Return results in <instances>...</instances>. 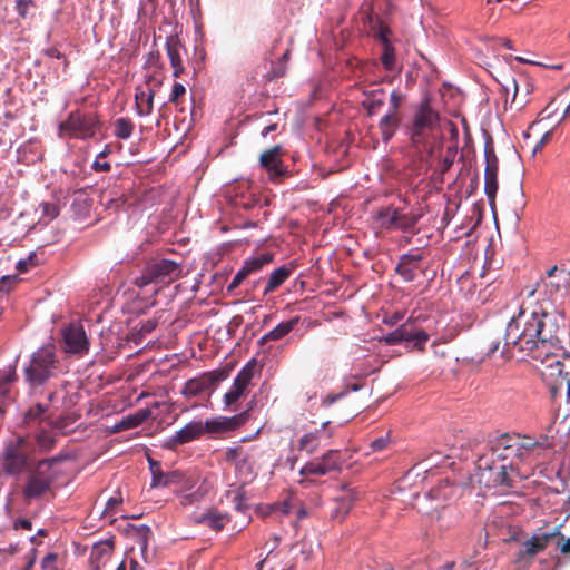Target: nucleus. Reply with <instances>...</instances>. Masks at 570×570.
Listing matches in <instances>:
<instances>
[{"label": "nucleus", "instance_id": "1", "mask_svg": "<svg viewBox=\"0 0 570 570\" xmlns=\"http://www.w3.org/2000/svg\"><path fill=\"white\" fill-rule=\"evenodd\" d=\"M540 294L531 289L522 302L520 311L507 325L505 344H512L520 352L546 364L543 380L552 399L563 390L570 399V376L566 361L568 352L557 346L550 332L546 331L548 313L539 302Z\"/></svg>", "mask_w": 570, "mask_h": 570}, {"label": "nucleus", "instance_id": "2", "mask_svg": "<svg viewBox=\"0 0 570 570\" xmlns=\"http://www.w3.org/2000/svg\"><path fill=\"white\" fill-rule=\"evenodd\" d=\"M548 436L534 441L530 436L519 434H502L490 441L488 452L476 460L481 478L493 485H511L508 470L512 469L515 460H524L540 450L549 448Z\"/></svg>", "mask_w": 570, "mask_h": 570}, {"label": "nucleus", "instance_id": "3", "mask_svg": "<svg viewBox=\"0 0 570 570\" xmlns=\"http://www.w3.org/2000/svg\"><path fill=\"white\" fill-rule=\"evenodd\" d=\"M63 373L65 370L57 355L56 346L48 344L39 347L31 354L29 363L23 370L29 394L31 396L42 395L45 387Z\"/></svg>", "mask_w": 570, "mask_h": 570}, {"label": "nucleus", "instance_id": "4", "mask_svg": "<svg viewBox=\"0 0 570 570\" xmlns=\"http://www.w3.org/2000/svg\"><path fill=\"white\" fill-rule=\"evenodd\" d=\"M249 419L248 411H244L232 417H217L214 420L193 421L178 430L166 441V446L170 450L176 449L178 445H183L195 440H198L202 435L217 434L222 432L233 431L244 425Z\"/></svg>", "mask_w": 570, "mask_h": 570}, {"label": "nucleus", "instance_id": "5", "mask_svg": "<svg viewBox=\"0 0 570 570\" xmlns=\"http://www.w3.org/2000/svg\"><path fill=\"white\" fill-rule=\"evenodd\" d=\"M60 461H62V456L60 455L42 459L28 471L26 482L21 490L26 502L39 500L52 492V487L58 478V473L55 471L53 466Z\"/></svg>", "mask_w": 570, "mask_h": 570}, {"label": "nucleus", "instance_id": "6", "mask_svg": "<svg viewBox=\"0 0 570 570\" xmlns=\"http://www.w3.org/2000/svg\"><path fill=\"white\" fill-rule=\"evenodd\" d=\"M32 450L26 436H18L4 444L0 470L10 476H18L30 470Z\"/></svg>", "mask_w": 570, "mask_h": 570}, {"label": "nucleus", "instance_id": "7", "mask_svg": "<svg viewBox=\"0 0 570 570\" xmlns=\"http://www.w3.org/2000/svg\"><path fill=\"white\" fill-rule=\"evenodd\" d=\"M314 554L312 542L303 539L293 544L286 552L269 550L265 559L256 564L257 570H262L265 563H271L269 570H294L301 561L307 563Z\"/></svg>", "mask_w": 570, "mask_h": 570}, {"label": "nucleus", "instance_id": "8", "mask_svg": "<svg viewBox=\"0 0 570 570\" xmlns=\"http://www.w3.org/2000/svg\"><path fill=\"white\" fill-rule=\"evenodd\" d=\"M561 524L552 530L539 529L530 539L524 541L517 554V562H529L551 542L557 540V548L563 553L570 552V538L560 533Z\"/></svg>", "mask_w": 570, "mask_h": 570}, {"label": "nucleus", "instance_id": "9", "mask_svg": "<svg viewBox=\"0 0 570 570\" xmlns=\"http://www.w3.org/2000/svg\"><path fill=\"white\" fill-rule=\"evenodd\" d=\"M99 121L94 114H83L79 110L69 114L59 125L60 135L68 134L70 138L87 139L95 136Z\"/></svg>", "mask_w": 570, "mask_h": 570}, {"label": "nucleus", "instance_id": "10", "mask_svg": "<svg viewBox=\"0 0 570 570\" xmlns=\"http://www.w3.org/2000/svg\"><path fill=\"white\" fill-rule=\"evenodd\" d=\"M342 460L337 450H328L321 458L307 462L301 470L299 484L311 482V476H323L341 469Z\"/></svg>", "mask_w": 570, "mask_h": 570}, {"label": "nucleus", "instance_id": "11", "mask_svg": "<svg viewBox=\"0 0 570 570\" xmlns=\"http://www.w3.org/2000/svg\"><path fill=\"white\" fill-rule=\"evenodd\" d=\"M233 367L229 365L216 368L214 371L205 372L199 376L189 379L185 382L181 394L186 397H195L200 395L203 392L215 386L217 383L226 380Z\"/></svg>", "mask_w": 570, "mask_h": 570}, {"label": "nucleus", "instance_id": "12", "mask_svg": "<svg viewBox=\"0 0 570 570\" xmlns=\"http://www.w3.org/2000/svg\"><path fill=\"white\" fill-rule=\"evenodd\" d=\"M183 274V266L171 259H161L148 266L141 276L142 284L161 283L169 285Z\"/></svg>", "mask_w": 570, "mask_h": 570}, {"label": "nucleus", "instance_id": "13", "mask_svg": "<svg viewBox=\"0 0 570 570\" xmlns=\"http://www.w3.org/2000/svg\"><path fill=\"white\" fill-rule=\"evenodd\" d=\"M440 117L429 104H421L417 108L412 125L410 127V137L413 144H420L428 132L432 131L439 124Z\"/></svg>", "mask_w": 570, "mask_h": 570}, {"label": "nucleus", "instance_id": "14", "mask_svg": "<svg viewBox=\"0 0 570 570\" xmlns=\"http://www.w3.org/2000/svg\"><path fill=\"white\" fill-rule=\"evenodd\" d=\"M376 222L380 227L389 230H403L407 232L412 229L416 223L417 217L411 213H404L403 210L387 206L377 212Z\"/></svg>", "mask_w": 570, "mask_h": 570}, {"label": "nucleus", "instance_id": "15", "mask_svg": "<svg viewBox=\"0 0 570 570\" xmlns=\"http://www.w3.org/2000/svg\"><path fill=\"white\" fill-rule=\"evenodd\" d=\"M261 368L255 358H252L245 364L234 379L230 390L224 394V403L227 407L233 406L239 401L255 374L261 372Z\"/></svg>", "mask_w": 570, "mask_h": 570}, {"label": "nucleus", "instance_id": "16", "mask_svg": "<svg viewBox=\"0 0 570 570\" xmlns=\"http://www.w3.org/2000/svg\"><path fill=\"white\" fill-rule=\"evenodd\" d=\"M484 156H485V170H484V193L488 197L489 204L491 207L495 204V196L499 188L498 183V170H499V159L495 155L492 139L489 138L485 141L484 146Z\"/></svg>", "mask_w": 570, "mask_h": 570}, {"label": "nucleus", "instance_id": "17", "mask_svg": "<svg viewBox=\"0 0 570 570\" xmlns=\"http://www.w3.org/2000/svg\"><path fill=\"white\" fill-rule=\"evenodd\" d=\"M377 11H383V7L379 4V0L375 1H364L362 4V12L364 14V20L368 24V28L374 38L379 39L383 47L386 45H391L390 42V28L381 20Z\"/></svg>", "mask_w": 570, "mask_h": 570}, {"label": "nucleus", "instance_id": "18", "mask_svg": "<svg viewBox=\"0 0 570 570\" xmlns=\"http://www.w3.org/2000/svg\"><path fill=\"white\" fill-rule=\"evenodd\" d=\"M155 287H132L125 292L126 305L130 313H145L155 305Z\"/></svg>", "mask_w": 570, "mask_h": 570}, {"label": "nucleus", "instance_id": "19", "mask_svg": "<svg viewBox=\"0 0 570 570\" xmlns=\"http://www.w3.org/2000/svg\"><path fill=\"white\" fill-rule=\"evenodd\" d=\"M65 350L67 353L82 355L89 350V340L80 323H70L62 331Z\"/></svg>", "mask_w": 570, "mask_h": 570}, {"label": "nucleus", "instance_id": "20", "mask_svg": "<svg viewBox=\"0 0 570 570\" xmlns=\"http://www.w3.org/2000/svg\"><path fill=\"white\" fill-rule=\"evenodd\" d=\"M282 147L274 146L262 153L259 157L261 166L267 171L271 180H277L285 176L286 167L281 159Z\"/></svg>", "mask_w": 570, "mask_h": 570}, {"label": "nucleus", "instance_id": "21", "mask_svg": "<svg viewBox=\"0 0 570 570\" xmlns=\"http://www.w3.org/2000/svg\"><path fill=\"white\" fill-rule=\"evenodd\" d=\"M49 406L48 404L37 402L33 405H31L23 415L22 424L31 428L33 425L41 424L42 422H48L51 426L56 429H65V420L63 419H57L56 421H52L50 416L48 415Z\"/></svg>", "mask_w": 570, "mask_h": 570}, {"label": "nucleus", "instance_id": "22", "mask_svg": "<svg viewBox=\"0 0 570 570\" xmlns=\"http://www.w3.org/2000/svg\"><path fill=\"white\" fill-rule=\"evenodd\" d=\"M273 261V254L261 253L245 261L243 267L236 273L229 285H239L249 276H256L262 268Z\"/></svg>", "mask_w": 570, "mask_h": 570}, {"label": "nucleus", "instance_id": "23", "mask_svg": "<svg viewBox=\"0 0 570 570\" xmlns=\"http://www.w3.org/2000/svg\"><path fill=\"white\" fill-rule=\"evenodd\" d=\"M166 51L173 68V76L179 78L185 72L183 52L186 50L177 35L166 38Z\"/></svg>", "mask_w": 570, "mask_h": 570}, {"label": "nucleus", "instance_id": "24", "mask_svg": "<svg viewBox=\"0 0 570 570\" xmlns=\"http://www.w3.org/2000/svg\"><path fill=\"white\" fill-rule=\"evenodd\" d=\"M148 463L153 475L150 483L151 488L170 487L173 484H179L184 479V474L177 470L167 473L163 472L160 463L151 458H148Z\"/></svg>", "mask_w": 570, "mask_h": 570}, {"label": "nucleus", "instance_id": "25", "mask_svg": "<svg viewBox=\"0 0 570 570\" xmlns=\"http://www.w3.org/2000/svg\"><path fill=\"white\" fill-rule=\"evenodd\" d=\"M423 254L420 249H413L407 254H403L396 266V272L402 276L404 282L414 279L419 263L422 261Z\"/></svg>", "mask_w": 570, "mask_h": 570}, {"label": "nucleus", "instance_id": "26", "mask_svg": "<svg viewBox=\"0 0 570 570\" xmlns=\"http://www.w3.org/2000/svg\"><path fill=\"white\" fill-rule=\"evenodd\" d=\"M362 94L363 99L361 104L368 116L375 115L382 108L387 96L383 88L364 89Z\"/></svg>", "mask_w": 570, "mask_h": 570}, {"label": "nucleus", "instance_id": "27", "mask_svg": "<svg viewBox=\"0 0 570 570\" xmlns=\"http://www.w3.org/2000/svg\"><path fill=\"white\" fill-rule=\"evenodd\" d=\"M403 342H413L414 346L422 350L425 343L429 341V334L415 326L414 322L407 320L405 323L399 326Z\"/></svg>", "mask_w": 570, "mask_h": 570}, {"label": "nucleus", "instance_id": "28", "mask_svg": "<svg viewBox=\"0 0 570 570\" xmlns=\"http://www.w3.org/2000/svg\"><path fill=\"white\" fill-rule=\"evenodd\" d=\"M327 423H324L321 429L307 432L298 439L297 450L307 454L315 453L321 444V435Z\"/></svg>", "mask_w": 570, "mask_h": 570}, {"label": "nucleus", "instance_id": "29", "mask_svg": "<svg viewBox=\"0 0 570 570\" xmlns=\"http://www.w3.org/2000/svg\"><path fill=\"white\" fill-rule=\"evenodd\" d=\"M400 121L399 114H394V111H387V114L380 119L379 129L384 142L390 141L395 135Z\"/></svg>", "mask_w": 570, "mask_h": 570}, {"label": "nucleus", "instance_id": "30", "mask_svg": "<svg viewBox=\"0 0 570 570\" xmlns=\"http://www.w3.org/2000/svg\"><path fill=\"white\" fill-rule=\"evenodd\" d=\"M230 521V518L226 513H222L216 509L209 510L197 519L198 523H202L215 531H220Z\"/></svg>", "mask_w": 570, "mask_h": 570}, {"label": "nucleus", "instance_id": "31", "mask_svg": "<svg viewBox=\"0 0 570 570\" xmlns=\"http://www.w3.org/2000/svg\"><path fill=\"white\" fill-rule=\"evenodd\" d=\"M357 495L354 490H346L336 499V507L332 511L335 519H344L352 509Z\"/></svg>", "mask_w": 570, "mask_h": 570}, {"label": "nucleus", "instance_id": "32", "mask_svg": "<svg viewBox=\"0 0 570 570\" xmlns=\"http://www.w3.org/2000/svg\"><path fill=\"white\" fill-rule=\"evenodd\" d=\"M154 96L155 91L153 89L145 91L140 87L136 88L135 101L138 116L144 117L151 114L154 107Z\"/></svg>", "mask_w": 570, "mask_h": 570}, {"label": "nucleus", "instance_id": "33", "mask_svg": "<svg viewBox=\"0 0 570 570\" xmlns=\"http://www.w3.org/2000/svg\"><path fill=\"white\" fill-rule=\"evenodd\" d=\"M298 323V318L294 317L292 320H288L286 322L279 323L276 327H274L272 331L266 333L262 338L261 343L264 344L267 341H278L286 336L288 333H291L295 325Z\"/></svg>", "mask_w": 570, "mask_h": 570}, {"label": "nucleus", "instance_id": "34", "mask_svg": "<svg viewBox=\"0 0 570 570\" xmlns=\"http://www.w3.org/2000/svg\"><path fill=\"white\" fill-rule=\"evenodd\" d=\"M151 412L148 409H141L137 412L129 414L121 419L117 424V430H129L139 426L150 416Z\"/></svg>", "mask_w": 570, "mask_h": 570}, {"label": "nucleus", "instance_id": "35", "mask_svg": "<svg viewBox=\"0 0 570 570\" xmlns=\"http://www.w3.org/2000/svg\"><path fill=\"white\" fill-rule=\"evenodd\" d=\"M35 441L41 452H49L56 445V436L45 429L35 432Z\"/></svg>", "mask_w": 570, "mask_h": 570}, {"label": "nucleus", "instance_id": "36", "mask_svg": "<svg viewBox=\"0 0 570 570\" xmlns=\"http://www.w3.org/2000/svg\"><path fill=\"white\" fill-rule=\"evenodd\" d=\"M293 273V267L289 265H283L276 269H274L266 282V285H282L285 283L291 274Z\"/></svg>", "mask_w": 570, "mask_h": 570}, {"label": "nucleus", "instance_id": "37", "mask_svg": "<svg viewBox=\"0 0 570 570\" xmlns=\"http://www.w3.org/2000/svg\"><path fill=\"white\" fill-rule=\"evenodd\" d=\"M115 136L119 139H128L134 130V124L128 118H118L115 124Z\"/></svg>", "mask_w": 570, "mask_h": 570}, {"label": "nucleus", "instance_id": "38", "mask_svg": "<svg viewBox=\"0 0 570 570\" xmlns=\"http://www.w3.org/2000/svg\"><path fill=\"white\" fill-rule=\"evenodd\" d=\"M455 488L448 480L441 482L438 487L430 491V495L433 499H450L454 495Z\"/></svg>", "mask_w": 570, "mask_h": 570}, {"label": "nucleus", "instance_id": "39", "mask_svg": "<svg viewBox=\"0 0 570 570\" xmlns=\"http://www.w3.org/2000/svg\"><path fill=\"white\" fill-rule=\"evenodd\" d=\"M134 535L137 539V543L140 546L141 551L145 552L148 547V540L151 537V530L148 525H132Z\"/></svg>", "mask_w": 570, "mask_h": 570}, {"label": "nucleus", "instance_id": "40", "mask_svg": "<svg viewBox=\"0 0 570 570\" xmlns=\"http://www.w3.org/2000/svg\"><path fill=\"white\" fill-rule=\"evenodd\" d=\"M102 199L105 200V206L107 209L118 210L124 207L127 202V198L120 194L111 191L109 195H104Z\"/></svg>", "mask_w": 570, "mask_h": 570}, {"label": "nucleus", "instance_id": "41", "mask_svg": "<svg viewBox=\"0 0 570 570\" xmlns=\"http://www.w3.org/2000/svg\"><path fill=\"white\" fill-rule=\"evenodd\" d=\"M226 497L230 499L236 511L245 512L248 508L245 494L240 490L228 491Z\"/></svg>", "mask_w": 570, "mask_h": 570}, {"label": "nucleus", "instance_id": "42", "mask_svg": "<svg viewBox=\"0 0 570 570\" xmlns=\"http://www.w3.org/2000/svg\"><path fill=\"white\" fill-rule=\"evenodd\" d=\"M381 62L387 71H393L395 69V50L392 45H386L384 47L381 56Z\"/></svg>", "mask_w": 570, "mask_h": 570}, {"label": "nucleus", "instance_id": "43", "mask_svg": "<svg viewBox=\"0 0 570 570\" xmlns=\"http://www.w3.org/2000/svg\"><path fill=\"white\" fill-rule=\"evenodd\" d=\"M234 466L237 473L244 479H248L254 474L253 464L248 454L242 458V460L234 464Z\"/></svg>", "mask_w": 570, "mask_h": 570}, {"label": "nucleus", "instance_id": "44", "mask_svg": "<svg viewBox=\"0 0 570 570\" xmlns=\"http://www.w3.org/2000/svg\"><path fill=\"white\" fill-rule=\"evenodd\" d=\"M559 108H561L562 117L564 118L570 112V102L564 104L562 97L553 99L546 108V110L549 111L548 116H550L553 112H557Z\"/></svg>", "mask_w": 570, "mask_h": 570}, {"label": "nucleus", "instance_id": "45", "mask_svg": "<svg viewBox=\"0 0 570 570\" xmlns=\"http://www.w3.org/2000/svg\"><path fill=\"white\" fill-rule=\"evenodd\" d=\"M39 209L41 210L42 219L52 220L59 215V208L55 203L43 202L39 205Z\"/></svg>", "mask_w": 570, "mask_h": 570}, {"label": "nucleus", "instance_id": "46", "mask_svg": "<svg viewBox=\"0 0 570 570\" xmlns=\"http://www.w3.org/2000/svg\"><path fill=\"white\" fill-rule=\"evenodd\" d=\"M247 453L243 450L242 446L228 448L225 451V460L230 464H236L244 458Z\"/></svg>", "mask_w": 570, "mask_h": 570}, {"label": "nucleus", "instance_id": "47", "mask_svg": "<svg viewBox=\"0 0 570 570\" xmlns=\"http://www.w3.org/2000/svg\"><path fill=\"white\" fill-rule=\"evenodd\" d=\"M453 509H450V508H446V507H443L441 510H435L434 513L432 514V518H434V514H435V519L436 521H440L442 522L443 519L446 517V515H451V517H454L453 515ZM456 522V518L454 517L453 520L451 521H448L445 522L444 524H441L440 527L442 528H450L453 523Z\"/></svg>", "mask_w": 570, "mask_h": 570}, {"label": "nucleus", "instance_id": "48", "mask_svg": "<svg viewBox=\"0 0 570 570\" xmlns=\"http://www.w3.org/2000/svg\"><path fill=\"white\" fill-rule=\"evenodd\" d=\"M458 151V146H449L445 157L441 161V173L448 171L454 163V158Z\"/></svg>", "mask_w": 570, "mask_h": 570}, {"label": "nucleus", "instance_id": "49", "mask_svg": "<svg viewBox=\"0 0 570 570\" xmlns=\"http://www.w3.org/2000/svg\"><path fill=\"white\" fill-rule=\"evenodd\" d=\"M390 444H391V438H390V434L387 433L386 435L376 438L373 441H371L370 449L373 452H380V451L387 449Z\"/></svg>", "mask_w": 570, "mask_h": 570}, {"label": "nucleus", "instance_id": "50", "mask_svg": "<svg viewBox=\"0 0 570 570\" xmlns=\"http://www.w3.org/2000/svg\"><path fill=\"white\" fill-rule=\"evenodd\" d=\"M16 10L19 17L27 18L30 8H35V0H16Z\"/></svg>", "mask_w": 570, "mask_h": 570}, {"label": "nucleus", "instance_id": "51", "mask_svg": "<svg viewBox=\"0 0 570 570\" xmlns=\"http://www.w3.org/2000/svg\"><path fill=\"white\" fill-rule=\"evenodd\" d=\"M17 380L18 375L16 367L9 366L8 368L0 371V382L12 385L14 382H17Z\"/></svg>", "mask_w": 570, "mask_h": 570}, {"label": "nucleus", "instance_id": "52", "mask_svg": "<svg viewBox=\"0 0 570 570\" xmlns=\"http://www.w3.org/2000/svg\"><path fill=\"white\" fill-rule=\"evenodd\" d=\"M57 553L50 552L41 560V570H58L56 566Z\"/></svg>", "mask_w": 570, "mask_h": 570}, {"label": "nucleus", "instance_id": "53", "mask_svg": "<svg viewBox=\"0 0 570 570\" xmlns=\"http://www.w3.org/2000/svg\"><path fill=\"white\" fill-rule=\"evenodd\" d=\"M122 503V498L119 497H111L105 507L104 513L108 515H112L116 513L117 508Z\"/></svg>", "mask_w": 570, "mask_h": 570}, {"label": "nucleus", "instance_id": "54", "mask_svg": "<svg viewBox=\"0 0 570 570\" xmlns=\"http://www.w3.org/2000/svg\"><path fill=\"white\" fill-rule=\"evenodd\" d=\"M185 92H186L185 86L180 82H175L171 88L170 96H169V102L177 104L179 97H181Z\"/></svg>", "mask_w": 570, "mask_h": 570}, {"label": "nucleus", "instance_id": "55", "mask_svg": "<svg viewBox=\"0 0 570 570\" xmlns=\"http://www.w3.org/2000/svg\"><path fill=\"white\" fill-rule=\"evenodd\" d=\"M404 318V313L396 311L392 314L384 315L382 322L389 326H394Z\"/></svg>", "mask_w": 570, "mask_h": 570}, {"label": "nucleus", "instance_id": "56", "mask_svg": "<svg viewBox=\"0 0 570 570\" xmlns=\"http://www.w3.org/2000/svg\"><path fill=\"white\" fill-rule=\"evenodd\" d=\"M403 96L397 91H392L390 95V109L389 111H394V114H399V108L402 104Z\"/></svg>", "mask_w": 570, "mask_h": 570}, {"label": "nucleus", "instance_id": "57", "mask_svg": "<svg viewBox=\"0 0 570 570\" xmlns=\"http://www.w3.org/2000/svg\"><path fill=\"white\" fill-rule=\"evenodd\" d=\"M382 342L393 345L403 342L399 327L381 338Z\"/></svg>", "mask_w": 570, "mask_h": 570}, {"label": "nucleus", "instance_id": "58", "mask_svg": "<svg viewBox=\"0 0 570 570\" xmlns=\"http://www.w3.org/2000/svg\"><path fill=\"white\" fill-rule=\"evenodd\" d=\"M146 66L154 67V68L161 67L160 55L157 50H153L147 55Z\"/></svg>", "mask_w": 570, "mask_h": 570}, {"label": "nucleus", "instance_id": "59", "mask_svg": "<svg viewBox=\"0 0 570 570\" xmlns=\"http://www.w3.org/2000/svg\"><path fill=\"white\" fill-rule=\"evenodd\" d=\"M157 7V0H140L139 13L147 14L149 11H154Z\"/></svg>", "mask_w": 570, "mask_h": 570}, {"label": "nucleus", "instance_id": "60", "mask_svg": "<svg viewBox=\"0 0 570 570\" xmlns=\"http://www.w3.org/2000/svg\"><path fill=\"white\" fill-rule=\"evenodd\" d=\"M35 258H36V255H29L28 258L26 259H20L17 265H16V268L18 269V272L20 273H26L28 271V267L29 266H33L35 265Z\"/></svg>", "mask_w": 570, "mask_h": 570}, {"label": "nucleus", "instance_id": "61", "mask_svg": "<svg viewBox=\"0 0 570 570\" xmlns=\"http://www.w3.org/2000/svg\"><path fill=\"white\" fill-rule=\"evenodd\" d=\"M42 394H46V399H47V401H48V403H47V404L49 405V404H52V403H53V401L56 400V397H57V390H56V387H53V386L51 385V383H49V384L45 387V392H43Z\"/></svg>", "mask_w": 570, "mask_h": 570}, {"label": "nucleus", "instance_id": "62", "mask_svg": "<svg viewBox=\"0 0 570 570\" xmlns=\"http://www.w3.org/2000/svg\"><path fill=\"white\" fill-rule=\"evenodd\" d=\"M202 495L198 492L186 494L181 498V504L187 507L194 504Z\"/></svg>", "mask_w": 570, "mask_h": 570}, {"label": "nucleus", "instance_id": "63", "mask_svg": "<svg viewBox=\"0 0 570 570\" xmlns=\"http://www.w3.org/2000/svg\"><path fill=\"white\" fill-rule=\"evenodd\" d=\"M448 127L450 132V139L453 141V145L458 146L459 129L456 125L452 121H448Z\"/></svg>", "mask_w": 570, "mask_h": 570}, {"label": "nucleus", "instance_id": "64", "mask_svg": "<svg viewBox=\"0 0 570 570\" xmlns=\"http://www.w3.org/2000/svg\"><path fill=\"white\" fill-rule=\"evenodd\" d=\"M92 168L96 170V171H109L111 166L109 163L107 161H104V163H100L98 160H96L92 165Z\"/></svg>", "mask_w": 570, "mask_h": 570}]
</instances>
